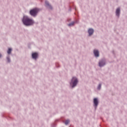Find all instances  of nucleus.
<instances>
[{
    "mask_svg": "<svg viewBox=\"0 0 127 127\" xmlns=\"http://www.w3.org/2000/svg\"><path fill=\"white\" fill-rule=\"evenodd\" d=\"M94 32V30L93 28H89L88 30V33L89 34V36H91L93 35Z\"/></svg>",
    "mask_w": 127,
    "mask_h": 127,
    "instance_id": "9",
    "label": "nucleus"
},
{
    "mask_svg": "<svg viewBox=\"0 0 127 127\" xmlns=\"http://www.w3.org/2000/svg\"><path fill=\"white\" fill-rule=\"evenodd\" d=\"M107 64V61L105 58H102L99 60L98 63L99 66L101 68L104 67Z\"/></svg>",
    "mask_w": 127,
    "mask_h": 127,
    "instance_id": "4",
    "label": "nucleus"
},
{
    "mask_svg": "<svg viewBox=\"0 0 127 127\" xmlns=\"http://www.w3.org/2000/svg\"><path fill=\"white\" fill-rule=\"evenodd\" d=\"M101 86H102V84L101 83H99L97 87V90H100L101 89Z\"/></svg>",
    "mask_w": 127,
    "mask_h": 127,
    "instance_id": "15",
    "label": "nucleus"
},
{
    "mask_svg": "<svg viewBox=\"0 0 127 127\" xmlns=\"http://www.w3.org/2000/svg\"><path fill=\"white\" fill-rule=\"evenodd\" d=\"M70 21H71V18H68L67 19V22H70Z\"/></svg>",
    "mask_w": 127,
    "mask_h": 127,
    "instance_id": "18",
    "label": "nucleus"
},
{
    "mask_svg": "<svg viewBox=\"0 0 127 127\" xmlns=\"http://www.w3.org/2000/svg\"><path fill=\"white\" fill-rule=\"evenodd\" d=\"M45 6L50 9V10H53V6H52V5L50 3V2L48 1V0H45Z\"/></svg>",
    "mask_w": 127,
    "mask_h": 127,
    "instance_id": "5",
    "label": "nucleus"
},
{
    "mask_svg": "<svg viewBox=\"0 0 127 127\" xmlns=\"http://www.w3.org/2000/svg\"><path fill=\"white\" fill-rule=\"evenodd\" d=\"M75 25V22L72 21L71 23H69L68 24H67V26L68 27H71V26H74Z\"/></svg>",
    "mask_w": 127,
    "mask_h": 127,
    "instance_id": "12",
    "label": "nucleus"
},
{
    "mask_svg": "<svg viewBox=\"0 0 127 127\" xmlns=\"http://www.w3.org/2000/svg\"><path fill=\"white\" fill-rule=\"evenodd\" d=\"M93 54L95 57H99V52L98 50H93Z\"/></svg>",
    "mask_w": 127,
    "mask_h": 127,
    "instance_id": "10",
    "label": "nucleus"
},
{
    "mask_svg": "<svg viewBox=\"0 0 127 127\" xmlns=\"http://www.w3.org/2000/svg\"><path fill=\"white\" fill-rule=\"evenodd\" d=\"M79 83V80L76 76H73L71 79L70 82H69V84L71 87V88H74L77 86Z\"/></svg>",
    "mask_w": 127,
    "mask_h": 127,
    "instance_id": "2",
    "label": "nucleus"
},
{
    "mask_svg": "<svg viewBox=\"0 0 127 127\" xmlns=\"http://www.w3.org/2000/svg\"><path fill=\"white\" fill-rule=\"evenodd\" d=\"M99 104V101L97 98H94L93 99V107H94V109L96 110L97 109V107Z\"/></svg>",
    "mask_w": 127,
    "mask_h": 127,
    "instance_id": "6",
    "label": "nucleus"
},
{
    "mask_svg": "<svg viewBox=\"0 0 127 127\" xmlns=\"http://www.w3.org/2000/svg\"><path fill=\"white\" fill-rule=\"evenodd\" d=\"M32 58L35 61L39 58V54L37 52H34L32 54Z\"/></svg>",
    "mask_w": 127,
    "mask_h": 127,
    "instance_id": "7",
    "label": "nucleus"
},
{
    "mask_svg": "<svg viewBox=\"0 0 127 127\" xmlns=\"http://www.w3.org/2000/svg\"><path fill=\"white\" fill-rule=\"evenodd\" d=\"M2 57V55L0 53V58H1Z\"/></svg>",
    "mask_w": 127,
    "mask_h": 127,
    "instance_id": "20",
    "label": "nucleus"
},
{
    "mask_svg": "<svg viewBox=\"0 0 127 127\" xmlns=\"http://www.w3.org/2000/svg\"><path fill=\"white\" fill-rule=\"evenodd\" d=\"M74 22H75V23H79V20L77 19H76Z\"/></svg>",
    "mask_w": 127,
    "mask_h": 127,
    "instance_id": "17",
    "label": "nucleus"
},
{
    "mask_svg": "<svg viewBox=\"0 0 127 127\" xmlns=\"http://www.w3.org/2000/svg\"><path fill=\"white\" fill-rule=\"evenodd\" d=\"M58 64H59L58 63H56V66H57V67H58V68H59V67H60V65H57Z\"/></svg>",
    "mask_w": 127,
    "mask_h": 127,
    "instance_id": "19",
    "label": "nucleus"
},
{
    "mask_svg": "<svg viewBox=\"0 0 127 127\" xmlns=\"http://www.w3.org/2000/svg\"><path fill=\"white\" fill-rule=\"evenodd\" d=\"M69 123H70V120L69 119H67L65 121L64 123L65 125L67 126Z\"/></svg>",
    "mask_w": 127,
    "mask_h": 127,
    "instance_id": "13",
    "label": "nucleus"
},
{
    "mask_svg": "<svg viewBox=\"0 0 127 127\" xmlns=\"http://www.w3.org/2000/svg\"><path fill=\"white\" fill-rule=\"evenodd\" d=\"M57 125L55 123L52 124L51 125L52 127H56Z\"/></svg>",
    "mask_w": 127,
    "mask_h": 127,
    "instance_id": "16",
    "label": "nucleus"
},
{
    "mask_svg": "<svg viewBox=\"0 0 127 127\" xmlns=\"http://www.w3.org/2000/svg\"><path fill=\"white\" fill-rule=\"evenodd\" d=\"M115 13H116V16H117L118 18H119L120 17V15H121V8L120 7H118L116 9Z\"/></svg>",
    "mask_w": 127,
    "mask_h": 127,
    "instance_id": "8",
    "label": "nucleus"
},
{
    "mask_svg": "<svg viewBox=\"0 0 127 127\" xmlns=\"http://www.w3.org/2000/svg\"><path fill=\"white\" fill-rule=\"evenodd\" d=\"M6 59L7 60V62L6 63H8V64H9L11 63V59H10V57L9 56H7L6 57Z\"/></svg>",
    "mask_w": 127,
    "mask_h": 127,
    "instance_id": "11",
    "label": "nucleus"
},
{
    "mask_svg": "<svg viewBox=\"0 0 127 127\" xmlns=\"http://www.w3.org/2000/svg\"><path fill=\"white\" fill-rule=\"evenodd\" d=\"M12 51V49H11V48L8 49V50L7 51V54L8 55L11 54Z\"/></svg>",
    "mask_w": 127,
    "mask_h": 127,
    "instance_id": "14",
    "label": "nucleus"
},
{
    "mask_svg": "<svg viewBox=\"0 0 127 127\" xmlns=\"http://www.w3.org/2000/svg\"><path fill=\"white\" fill-rule=\"evenodd\" d=\"M40 11V9L37 7H35L33 9H31V10H30L29 14L31 16L36 17V16H37Z\"/></svg>",
    "mask_w": 127,
    "mask_h": 127,
    "instance_id": "3",
    "label": "nucleus"
},
{
    "mask_svg": "<svg viewBox=\"0 0 127 127\" xmlns=\"http://www.w3.org/2000/svg\"><path fill=\"white\" fill-rule=\"evenodd\" d=\"M22 22L24 26L27 27L33 26L34 25V23H35L34 20L30 18L27 15H23V17L22 19Z\"/></svg>",
    "mask_w": 127,
    "mask_h": 127,
    "instance_id": "1",
    "label": "nucleus"
}]
</instances>
